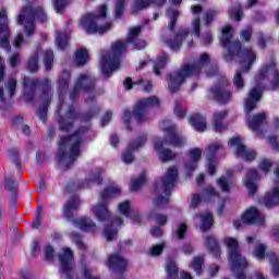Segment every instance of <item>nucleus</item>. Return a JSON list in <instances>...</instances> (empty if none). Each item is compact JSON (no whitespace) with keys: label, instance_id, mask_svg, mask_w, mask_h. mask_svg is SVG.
I'll return each instance as SVG.
<instances>
[{"label":"nucleus","instance_id":"55","mask_svg":"<svg viewBox=\"0 0 279 279\" xmlns=\"http://www.w3.org/2000/svg\"><path fill=\"white\" fill-rule=\"evenodd\" d=\"M215 16H217V11L211 10L205 14V16L203 17V22L205 23V25H210V23L215 21Z\"/></svg>","mask_w":279,"mask_h":279},{"label":"nucleus","instance_id":"63","mask_svg":"<svg viewBox=\"0 0 279 279\" xmlns=\"http://www.w3.org/2000/svg\"><path fill=\"white\" fill-rule=\"evenodd\" d=\"M240 36L242 40H245L247 43V40L252 38V31L251 29L242 31Z\"/></svg>","mask_w":279,"mask_h":279},{"label":"nucleus","instance_id":"23","mask_svg":"<svg viewBox=\"0 0 279 279\" xmlns=\"http://www.w3.org/2000/svg\"><path fill=\"white\" fill-rule=\"evenodd\" d=\"M147 143V137L142 136L136 142L129 145V148L122 154V161L125 165H130V162L134 161V155L132 151H136L140 147H143Z\"/></svg>","mask_w":279,"mask_h":279},{"label":"nucleus","instance_id":"21","mask_svg":"<svg viewBox=\"0 0 279 279\" xmlns=\"http://www.w3.org/2000/svg\"><path fill=\"white\" fill-rule=\"evenodd\" d=\"M10 32L8 31V13L5 10L0 11V47L2 49H8L10 47V41L8 40Z\"/></svg>","mask_w":279,"mask_h":279},{"label":"nucleus","instance_id":"43","mask_svg":"<svg viewBox=\"0 0 279 279\" xmlns=\"http://www.w3.org/2000/svg\"><path fill=\"white\" fill-rule=\"evenodd\" d=\"M14 93H16V80L10 78L5 85V97H8V99H12V97H14Z\"/></svg>","mask_w":279,"mask_h":279},{"label":"nucleus","instance_id":"1","mask_svg":"<svg viewBox=\"0 0 279 279\" xmlns=\"http://www.w3.org/2000/svg\"><path fill=\"white\" fill-rule=\"evenodd\" d=\"M232 34H234V28L232 26L227 25L222 28V38L221 43L227 49H229V56H227V60H230L238 56L240 60V69L233 77V84L239 89L245 86L243 82V73H247L250 69H252V64L256 62V52L250 48H241V44L239 41L232 40Z\"/></svg>","mask_w":279,"mask_h":279},{"label":"nucleus","instance_id":"34","mask_svg":"<svg viewBox=\"0 0 279 279\" xmlns=\"http://www.w3.org/2000/svg\"><path fill=\"white\" fill-rule=\"evenodd\" d=\"M228 117V111L222 110L214 113V130L215 132H223L226 130V124H223V119Z\"/></svg>","mask_w":279,"mask_h":279},{"label":"nucleus","instance_id":"9","mask_svg":"<svg viewBox=\"0 0 279 279\" xmlns=\"http://www.w3.org/2000/svg\"><path fill=\"white\" fill-rule=\"evenodd\" d=\"M38 19L40 23L47 21V14L43 11L41 7H36L34 4H27L22 8L20 14L17 15V23L24 27V34L26 38H29L34 34V20Z\"/></svg>","mask_w":279,"mask_h":279},{"label":"nucleus","instance_id":"62","mask_svg":"<svg viewBox=\"0 0 279 279\" xmlns=\"http://www.w3.org/2000/svg\"><path fill=\"white\" fill-rule=\"evenodd\" d=\"M174 114L177 117H184V114H186V109H184L182 106L177 105L174 107Z\"/></svg>","mask_w":279,"mask_h":279},{"label":"nucleus","instance_id":"49","mask_svg":"<svg viewBox=\"0 0 279 279\" xmlns=\"http://www.w3.org/2000/svg\"><path fill=\"white\" fill-rule=\"evenodd\" d=\"M27 68L31 71V73H36V71H38V54H34L28 60Z\"/></svg>","mask_w":279,"mask_h":279},{"label":"nucleus","instance_id":"56","mask_svg":"<svg viewBox=\"0 0 279 279\" xmlns=\"http://www.w3.org/2000/svg\"><path fill=\"white\" fill-rule=\"evenodd\" d=\"M99 181H100L99 174L93 175V177H90L89 179H87V180L85 181V183H83L80 187H81V189H86V187L90 186V184H94V183L99 184Z\"/></svg>","mask_w":279,"mask_h":279},{"label":"nucleus","instance_id":"15","mask_svg":"<svg viewBox=\"0 0 279 279\" xmlns=\"http://www.w3.org/2000/svg\"><path fill=\"white\" fill-rule=\"evenodd\" d=\"M160 128L163 132L167 133V142L172 147H183V145H186V138L178 135L175 132V126L172 125L170 121H163L160 123Z\"/></svg>","mask_w":279,"mask_h":279},{"label":"nucleus","instance_id":"17","mask_svg":"<svg viewBox=\"0 0 279 279\" xmlns=\"http://www.w3.org/2000/svg\"><path fill=\"white\" fill-rule=\"evenodd\" d=\"M59 260L61 263L62 274H64L66 278H71L73 271V251L69 247H64L59 254Z\"/></svg>","mask_w":279,"mask_h":279},{"label":"nucleus","instance_id":"22","mask_svg":"<svg viewBox=\"0 0 279 279\" xmlns=\"http://www.w3.org/2000/svg\"><path fill=\"white\" fill-rule=\"evenodd\" d=\"M262 95H263L262 86L254 87L250 90L248 97L246 98V101H245V107H244L245 112H252V110L256 108V104L260 101Z\"/></svg>","mask_w":279,"mask_h":279},{"label":"nucleus","instance_id":"52","mask_svg":"<svg viewBox=\"0 0 279 279\" xmlns=\"http://www.w3.org/2000/svg\"><path fill=\"white\" fill-rule=\"evenodd\" d=\"M165 242H161L160 244H156L154 245L150 250H149V254L151 256H160V254H162V250H165Z\"/></svg>","mask_w":279,"mask_h":279},{"label":"nucleus","instance_id":"50","mask_svg":"<svg viewBox=\"0 0 279 279\" xmlns=\"http://www.w3.org/2000/svg\"><path fill=\"white\" fill-rule=\"evenodd\" d=\"M66 5H69V0H54V10L57 14H62Z\"/></svg>","mask_w":279,"mask_h":279},{"label":"nucleus","instance_id":"29","mask_svg":"<svg viewBox=\"0 0 279 279\" xmlns=\"http://www.w3.org/2000/svg\"><path fill=\"white\" fill-rule=\"evenodd\" d=\"M201 12H202V7L199 5L192 7V14L194 15V17L192 20V24L190 27V34L191 36H194V38H199L201 23H199V16H197V14H199Z\"/></svg>","mask_w":279,"mask_h":279},{"label":"nucleus","instance_id":"41","mask_svg":"<svg viewBox=\"0 0 279 279\" xmlns=\"http://www.w3.org/2000/svg\"><path fill=\"white\" fill-rule=\"evenodd\" d=\"M87 62H88V50H86L84 48H80L78 50H76L75 63L78 66H82V65H84Z\"/></svg>","mask_w":279,"mask_h":279},{"label":"nucleus","instance_id":"7","mask_svg":"<svg viewBox=\"0 0 279 279\" xmlns=\"http://www.w3.org/2000/svg\"><path fill=\"white\" fill-rule=\"evenodd\" d=\"M206 64H208V54L204 53L195 64L183 65L179 72L171 74L169 80V89L171 93H178L185 77H191V75H198L199 71H202Z\"/></svg>","mask_w":279,"mask_h":279},{"label":"nucleus","instance_id":"37","mask_svg":"<svg viewBox=\"0 0 279 279\" xmlns=\"http://www.w3.org/2000/svg\"><path fill=\"white\" fill-rule=\"evenodd\" d=\"M184 38H186V31L181 29L173 40L167 41V45L172 51H178V49L182 47V40H184Z\"/></svg>","mask_w":279,"mask_h":279},{"label":"nucleus","instance_id":"8","mask_svg":"<svg viewBox=\"0 0 279 279\" xmlns=\"http://www.w3.org/2000/svg\"><path fill=\"white\" fill-rule=\"evenodd\" d=\"M222 245L228 250V260L233 274H238V279H245L243 270L247 267V259L239 253V240L236 238H225Z\"/></svg>","mask_w":279,"mask_h":279},{"label":"nucleus","instance_id":"19","mask_svg":"<svg viewBox=\"0 0 279 279\" xmlns=\"http://www.w3.org/2000/svg\"><path fill=\"white\" fill-rule=\"evenodd\" d=\"M84 90H93V81L86 74H82L74 85L73 90L70 94L71 99H75L80 93H84Z\"/></svg>","mask_w":279,"mask_h":279},{"label":"nucleus","instance_id":"46","mask_svg":"<svg viewBox=\"0 0 279 279\" xmlns=\"http://www.w3.org/2000/svg\"><path fill=\"white\" fill-rule=\"evenodd\" d=\"M56 45L59 47V49H64L66 45H69V34L61 33L57 36Z\"/></svg>","mask_w":279,"mask_h":279},{"label":"nucleus","instance_id":"53","mask_svg":"<svg viewBox=\"0 0 279 279\" xmlns=\"http://www.w3.org/2000/svg\"><path fill=\"white\" fill-rule=\"evenodd\" d=\"M229 15L231 19H234V21H241V16H242L241 8L239 7L231 8L229 11Z\"/></svg>","mask_w":279,"mask_h":279},{"label":"nucleus","instance_id":"51","mask_svg":"<svg viewBox=\"0 0 279 279\" xmlns=\"http://www.w3.org/2000/svg\"><path fill=\"white\" fill-rule=\"evenodd\" d=\"M44 62L47 71H49V69H51V64L53 63V51L47 50L45 52Z\"/></svg>","mask_w":279,"mask_h":279},{"label":"nucleus","instance_id":"16","mask_svg":"<svg viewBox=\"0 0 279 279\" xmlns=\"http://www.w3.org/2000/svg\"><path fill=\"white\" fill-rule=\"evenodd\" d=\"M268 77L272 82V90H276L279 86V72L276 69V65L272 63L269 66L263 68L259 73L255 77V82L260 84V82H265V78Z\"/></svg>","mask_w":279,"mask_h":279},{"label":"nucleus","instance_id":"31","mask_svg":"<svg viewBox=\"0 0 279 279\" xmlns=\"http://www.w3.org/2000/svg\"><path fill=\"white\" fill-rule=\"evenodd\" d=\"M167 0H135L131 10L133 14H136V12H141V10H145V8H149L151 3H155V5H165Z\"/></svg>","mask_w":279,"mask_h":279},{"label":"nucleus","instance_id":"20","mask_svg":"<svg viewBox=\"0 0 279 279\" xmlns=\"http://www.w3.org/2000/svg\"><path fill=\"white\" fill-rule=\"evenodd\" d=\"M217 197V191L213 186H208L205 189V191L202 193V195L196 194L192 198V203L190 205V208L195 209L202 204V202H213Z\"/></svg>","mask_w":279,"mask_h":279},{"label":"nucleus","instance_id":"26","mask_svg":"<svg viewBox=\"0 0 279 279\" xmlns=\"http://www.w3.org/2000/svg\"><path fill=\"white\" fill-rule=\"evenodd\" d=\"M194 221L203 232H206V230H210V228H213V214H196L194 217Z\"/></svg>","mask_w":279,"mask_h":279},{"label":"nucleus","instance_id":"48","mask_svg":"<svg viewBox=\"0 0 279 279\" xmlns=\"http://www.w3.org/2000/svg\"><path fill=\"white\" fill-rule=\"evenodd\" d=\"M166 271L170 278L178 276V266L175 265V262L168 260L166 264Z\"/></svg>","mask_w":279,"mask_h":279},{"label":"nucleus","instance_id":"61","mask_svg":"<svg viewBox=\"0 0 279 279\" xmlns=\"http://www.w3.org/2000/svg\"><path fill=\"white\" fill-rule=\"evenodd\" d=\"M9 64H10V66H12V68L19 66V64H21V57H19V54H13V56L9 59Z\"/></svg>","mask_w":279,"mask_h":279},{"label":"nucleus","instance_id":"5","mask_svg":"<svg viewBox=\"0 0 279 279\" xmlns=\"http://www.w3.org/2000/svg\"><path fill=\"white\" fill-rule=\"evenodd\" d=\"M107 12L108 7L102 4L96 13H88L83 16L80 22L81 29H84L87 34H106V32H110L112 23L106 22Z\"/></svg>","mask_w":279,"mask_h":279},{"label":"nucleus","instance_id":"60","mask_svg":"<svg viewBox=\"0 0 279 279\" xmlns=\"http://www.w3.org/2000/svg\"><path fill=\"white\" fill-rule=\"evenodd\" d=\"M125 0H118L117 5H116V16L119 19L121 14H123V5H124Z\"/></svg>","mask_w":279,"mask_h":279},{"label":"nucleus","instance_id":"44","mask_svg":"<svg viewBox=\"0 0 279 279\" xmlns=\"http://www.w3.org/2000/svg\"><path fill=\"white\" fill-rule=\"evenodd\" d=\"M167 62H169V57L167 54H161L159 60L154 65V72L156 75L160 74V70L165 69V64H167Z\"/></svg>","mask_w":279,"mask_h":279},{"label":"nucleus","instance_id":"13","mask_svg":"<svg viewBox=\"0 0 279 279\" xmlns=\"http://www.w3.org/2000/svg\"><path fill=\"white\" fill-rule=\"evenodd\" d=\"M265 216L258 211L255 207L246 209L241 218H238L233 221V226L236 230L243 228V226H264Z\"/></svg>","mask_w":279,"mask_h":279},{"label":"nucleus","instance_id":"40","mask_svg":"<svg viewBox=\"0 0 279 279\" xmlns=\"http://www.w3.org/2000/svg\"><path fill=\"white\" fill-rule=\"evenodd\" d=\"M190 124H192L196 132H204L206 130V119L202 117L190 118Z\"/></svg>","mask_w":279,"mask_h":279},{"label":"nucleus","instance_id":"25","mask_svg":"<svg viewBox=\"0 0 279 279\" xmlns=\"http://www.w3.org/2000/svg\"><path fill=\"white\" fill-rule=\"evenodd\" d=\"M218 149H221V144L219 143H215L211 144L208 148H207V171L209 173V175H215L216 171H217V161L215 159H213L210 156L213 154H215V151H217Z\"/></svg>","mask_w":279,"mask_h":279},{"label":"nucleus","instance_id":"32","mask_svg":"<svg viewBox=\"0 0 279 279\" xmlns=\"http://www.w3.org/2000/svg\"><path fill=\"white\" fill-rule=\"evenodd\" d=\"M246 241H247V243H256L254 252H253V256H255V258H257V260H263V258H265V252L267 250L265 244L260 243V241L258 239H256V236H253V235H248L246 238Z\"/></svg>","mask_w":279,"mask_h":279},{"label":"nucleus","instance_id":"36","mask_svg":"<svg viewBox=\"0 0 279 279\" xmlns=\"http://www.w3.org/2000/svg\"><path fill=\"white\" fill-rule=\"evenodd\" d=\"M118 213L123 217H126V219H130L132 213H134V204L130 201H123L118 205Z\"/></svg>","mask_w":279,"mask_h":279},{"label":"nucleus","instance_id":"33","mask_svg":"<svg viewBox=\"0 0 279 279\" xmlns=\"http://www.w3.org/2000/svg\"><path fill=\"white\" fill-rule=\"evenodd\" d=\"M265 119H266L265 113H257V114L253 116V118H250L247 120V126L253 132H258V130H260V128H263V124L265 123Z\"/></svg>","mask_w":279,"mask_h":279},{"label":"nucleus","instance_id":"2","mask_svg":"<svg viewBox=\"0 0 279 279\" xmlns=\"http://www.w3.org/2000/svg\"><path fill=\"white\" fill-rule=\"evenodd\" d=\"M117 195H121V187L116 184H111L108 186L101 194V202L96 204L90 208V213L96 217L98 221H107L110 222L105 227L104 235L107 241H114L117 239V228H121L123 226V219L116 217L110 220L112 215L110 210H108V199H112V197H117Z\"/></svg>","mask_w":279,"mask_h":279},{"label":"nucleus","instance_id":"3","mask_svg":"<svg viewBox=\"0 0 279 279\" xmlns=\"http://www.w3.org/2000/svg\"><path fill=\"white\" fill-rule=\"evenodd\" d=\"M141 34V27L136 26L129 31V36L126 41L125 40H119L116 41L111 46V50L109 52H106L101 58V69L105 77H110V74L113 71H117L119 69V56L125 51V48L128 47V43H132L134 45V49H137V51H141V49H145L147 47V43L143 39H138V35Z\"/></svg>","mask_w":279,"mask_h":279},{"label":"nucleus","instance_id":"47","mask_svg":"<svg viewBox=\"0 0 279 279\" xmlns=\"http://www.w3.org/2000/svg\"><path fill=\"white\" fill-rule=\"evenodd\" d=\"M217 184L221 189V191H223V193H228V191H230L232 181L230 180V178L222 177L218 179Z\"/></svg>","mask_w":279,"mask_h":279},{"label":"nucleus","instance_id":"14","mask_svg":"<svg viewBox=\"0 0 279 279\" xmlns=\"http://www.w3.org/2000/svg\"><path fill=\"white\" fill-rule=\"evenodd\" d=\"M229 147L235 151V156H238V158H241L246 162H250L256 158V151L253 149H247L245 145H243V140H241L239 136H234L229 141Z\"/></svg>","mask_w":279,"mask_h":279},{"label":"nucleus","instance_id":"58","mask_svg":"<svg viewBox=\"0 0 279 279\" xmlns=\"http://www.w3.org/2000/svg\"><path fill=\"white\" fill-rule=\"evenodd\" d=\"M270 263L272 265V274L275 276H279V263H278V257L276 256V254L271 255Z\"/></svg>","mask_w":279,"mask_h":279},{"label":"nucleus","instance_id":"57","mask_svg":"<svg viewBox=\"0 0 279 279\" xmlns=\"http://www.w3.org/2000/svg\"><path fill=\"white\" fill-rule=\"evenodd\" d=\"M186 225L180 223L175 230V236L177 239H184L186 234Z\"/></svg>","mask_w":279,"mask_h":279},{"label":"nucleus","instance_id":"11","mask_svg":"<svg viewBox=\"0 0 279 279\" xmlns=\"http://www.w3.org/2000/svg\"><path fill=\"white\" fill-rule=\"evenodd\" d=\"M175 180H178V168H168L165 177L157 183V191L161 192L162 195L157 196L155 201L156 206H163V204H167L169 202L171 189H173Z\"/></svg>","mask_w":279,"mask_h":279},{"label":"nucleus","instance_id":"45","mask_svg":"<svg viewBox=\"0 0 279 279\" xmlns=\"http://www.w3.org/2000/svg\"><path fill=\"white\" fill-rule=\"evenodd\" d=\"M143 184H145V173H142L138 177V179H132L130 189H131V191H138V189H141V186H143Z\"/></svg>","mask_w":279,"mask_h":279},{"label":"nucleus","instance_id":"42","mask_svg":"<svg viewBox=\"0 0 279 279\" xmlns=\"http://www.w3.org/2000/svg\"><path fill=\"white\" fill-rule=\"evenodd\" d=\"M204 265V258L202 256L194 257L190 264V268L197 274V276L202 275V267Z\"/></svg>","mask_w":279,"mask_h":279},{"label":"nucleus","instance_id":"6","mask_svg":"<svg viewBox=\"0 0 279 279\" xmlns=\"http://www.w3.org/2000/svg\"><path fill=\"white\" fill-rule=\"evenodd\" d=\"M160 106V99L156 96H150L140 100L133 111L125 110L123 112V121L128 130L130 125L136 121V123H143L147 121V111L151 108H158Z\"/></svg>","mask_w":279,"mask_h":279},{"label":"nucleus","instance_id":"18","mask_svg":"<svg viewBox=\"0 0 279 279\" xmlns=\"http://www.w3.org/2000/svg\"><path fill=\"white\" fill-rule=\"evenodd\" d=\"M202 158V149L192 148L187 151V159L185 161V175L191 177L195 169H197V162Z\"/></svg>","mask_w":279,"mask_h":279},{"label":"nucleus","instance_id":"24","mask_svg":"<svg viewBox=\"0 0 279 279\" xmlns=\"http://www.w3.org/2000/svg\"><path fill=\"white\" fill-rule=\"evenodd\" d=\"M211 99H216L219 104H228L231 99V94L223 85L215 86L210 89Z\"/></svg>","mask_w":279,"mask_h":279},{"label":"nucleus","instance_id":"38","mask_svg":"<svg viewBox=\"0 0 279 279\" xmlns=\"http://www.w3.org/2000/svg\"><path fill=\"white\" fill-rule=\"evenodd\" d=\"M73 119H75V110L71 109L68 112V117L60 121V128L63 132H69L73 128Z\"/></svg>","mask_w":279,"mask_h":279},{"label":"nucleus","instance_id":"12","mask_svg":"<svg viewBox=\"0 0 279 279\" xmlns=\"http://www.w3.org/2000/svg\"><path fill=\"white\" fill-rule=\"evenodd\" d=\"M269 171H271V161L269 159H262L258 165V170L251 169L247 172L244 184L250 195H254L256 193V190L258 189L256 182H258V180H263Z\"/></svg>","mask_w":279,"mask_h":279},{"label":"nucleus","instance_id":"39","mask_svg":"<svg viewBox=\"0 0 279 279\" xmlns=\"http://www.w3.org/2000/svg\"><path fill=\"white\" fill-rule=\"evenodd\" d=\"M123 84L124 88H126L128 90H130V88H132L134 84H138L140 86H142L143 90H151V83L149 81L138 80L137 82H132V78H126Z\"/></svg>","mask_w":279,"mask_h":279},{"label":"nucleus","instance_id":"30","mask_svg":"<svg viewBox=\"0 0 279 279\" xmlns=\"http://www.w3.org/2000/svg\"><path fill=\"white\" fill-rule=\"evenodd\" d=\"M107 266L109 267V269H120L121 271L125 269V267H128V259L119 254H113L109 256Z\"/></svg>","mask_w":279,"mask_h":279},{"label":"nucleus","instance_id":"27","mask_svg":"<svg viewBox=\"0 0 279 279\" xmlns=\"http://www.w3.org/2000/svg\"><path fill=\"white\" fill-rule=\"evenodd\" d=\"M154 145H155V149L159 156V159L165 162L167 160H173V158H175V155L173 153H171V150L163 148L162 147V140H160V137H155L154 138Z\"/></svg>","mask_w":279,"mask_h":279},{"label":"nucleus","instance_id":"10","mask_svg":"<svg viewBox=\"0 0 279 279\" xmlns=\"http://www.w3.org/2000/svg\"><path fill=\"white\" fill-rule=\"evenodd\" d=\"M81 205L82 202L80 198H71L63 207V217L68 219V221L74 223V226L83 232H95L97 230V225H95V222L89 218L81 217L73 219V213H75Z\"/></svg>","mask_w":279,"mask_h":279},{"label":"nucleus","instance_id":"59","mask_svg":"<svg viewBox=\"0 0 279 279\" xmlns=\"http://www.w3.org/2000/svg\"><path fill=\"white\" fill-rule=\"evenodd\" d=\"M25 43H27V39L23 38L22 34H17V36L14 39V47H16V48L23 47V45H25Z\"/></svg>","mask_w":279,"mask_h":279},{"label":"nucleus","instance_id":"28","mask_svg":"<svg viewBox=\"0 0 279 279\" xmlns=\"http://www.w3.org/2000/svg\"><path fill=\"white\" fill-rule=\"evenodd\" d=\"M263 204L267 208H271V206L279 204V182H276L275 186L269 192H267L263 199Z\"/></svg>","mask_w":279,"mask_h":279},{"label":"nucleus","instance_id":"4","mask_svg":"<svg viewBox=\"0 0 279 279\" xmlns=\"http://www.w3.org/2000/svg\"><path fill=\"white\" fill-rule=\"evenodd\" d=\"M82 147V131H76L69 137H61L57 158L62 169H69L74 160L80 158Z\"/></svg>","mask_w":279,"mask_h":279},{"label":"nucleus","instance_id":"35","mask_svg":"<svg viewBox=\"0 0 279 279\" xmlns=\"http://www.w3.org/2000/svg\"><path fill=\"white\" fill-rule=\"evenodd\" d=\"M206 246L216 258H219V256H221V250L219 248V243L217 242V239H215V236L207 235Z\"/></svg>","mask_w":279,"mask_h":279},{"label":"nucleus","instance_id":"54","mask_svg":"<svg viewBox=\"0 0 279 279\" xmlns=\"http://www.w3.org/2000/svg\"><path fill=\"white\" fill-rule=\"evenodd\" d=\"M180 13H178L177 10H168V16L170 19L169 21V27L170 29H173V25H175V19H178Z\"/></svg>","mask_w":279,"mask_h":279},{"label":"nucleus","instance_id":"64","mask_svg":"<svg viewBox=\"0 0 279 279\" xmlns=\"http://www.w3.org/2000/svg\"><path fill=\"white\" fill-rule=\"evenodd\" d=\"M53 247L51 246H46L45 248V257L47 258V260H51L53 258Z\"/></svg>","mask_w":279,"mask_h":279}]
</instances>
